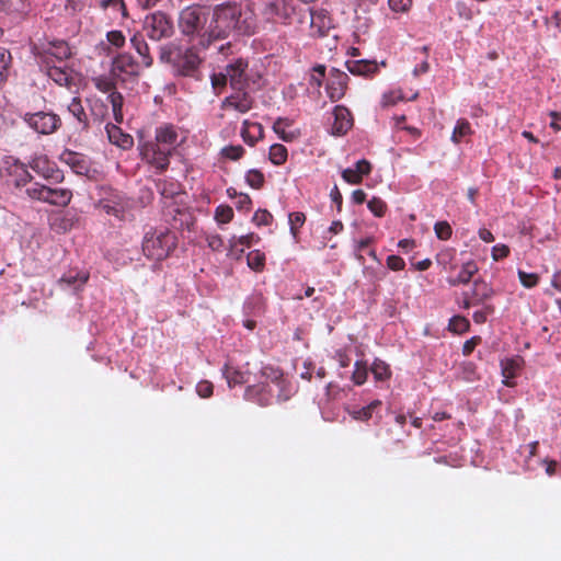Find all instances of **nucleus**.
<instances>
[{
  "label": "nucleus",
  "instance_id": "f257e3e1",
  "mask_svg": "<svg viewBox=\"0 0 561 561\" xmlns=\"http://www.w3.org/2000/svg\"><path fill=\"white\" fill-rule=\"evenodd\" d=\"M257 26L253 3L229 2L214 9L207 33L199 38L198 46L209 47L213 41L227 38L232 32L238 35H252Z\"/></svg>",
  "mask_w": 561,
  "mask_h": 561
},
{
  "label": "nucleus",
  "instance_id": "f03ea898",
  "mask_svg": "<svg viewBox=\"0 0 561 561\" xmlns=\"http://www.w3.org/2000/svg\"><path fill=\"white\" fill-rule=\"evenodd\" d=\"M185 137L182 129L172 123H161L154 129L153 139H145L141 135L138 140V150L141 160L150 164L157 172L162 173L170 165V158L175 149L182 145Z\"/></svg>",
  "mask_w": 561,
  "mask_h": 561
},
{
  "label": "nucleus",
  "instance_id": "7ed1b4c3",
  "mask_svg": "<svg viewBox=\"0 0 561 561\" xmlns=\"http://www.w3.org/2000/svg\"><path fill=\"white\" fill-rule=\"evenodd\" d=\"M160 61L171 65L178 76L197 78L204 58L199 56L198 46L182 47L168 43L160 47Z\"/></svg>",
  "mask_w": 561,
  "mask_h": 561
},
{
  "label": "nucleus",
  "instance_id": "20e7f679",
  "mask_svg": "<svg viewBox=\"0 0 561 561\" xmlns=\"http://www.w3.org/2000/svg\"><path fill=\"white\" fill-rule=\"evenodd\" d=\"M176 248V237L168 229H150L142 239L144 255L150 260L162 261Z\"/></svg>",
  "mask_w": 561,
  "mask_h": 561
},
{
  "label": "nucleus",
  "instance_id": "39448f33",
  "mask_svg": "<svg viewBox=\"0 0 561 561\" xmlns=\"http://www.w3.org/2000/svg\"><path fill=\"white\" fill-rule=\"evenodd\" d=\"M26 195L33 199L56 207H66L72 199V191L65 187H50L35 182L25 190Z\"/></svg>",
  "mask_w": 561,
  "mask_h": 561
},
{
  "label": "nucleus",
  "instance_id": "423d86ee",
  "mask_svg": "<svg viewBox=\"0 0 561 561\" xmlns=\"http://www.w3.org/2000/svg\"><path fill=\"white\" fill-rule=\"evenodd\" d=\"M144 32L150 39L161 41L174 34V25L168 14L157 11L145 18Z\"/></svg>",
  "mask_w": 561,
  "mask_h": 561
},
{
  "label": "nucleus",
  "instance_id": "0eeeda50",
  "mask_svg": "<svg viewBox=\"0 0 561 561\" xmlns=\"http://www.w3.org/2000/svg\"><path fill=\"white\" fill-rule=\"evenodd\" d=\"M111 72L121 84L133 83L140 75V66L131 55L122 53L113 58Z\"/></svg>",
  "mask_w": 561,
  "mask_h": 561
},
{
  "label": "nucleus",
  "instance_id": "6e6552de",
  "mask_svg": "<svg viewBox=\"0 0 561 561\" xmlns=\"http://www.w3.org/2000/svg\"><path fill=\"white\" fill-rule=\"evenodd\" d=\"M23 121L31 129L41 135H51L61 127V118L54 112L25 113Z\"/></svg>",
  "mask_w": 561,
  "mask_h": 561
},
{
  "label": "nucleus",
  "instance_id": "1a4fd4ad",
  "mask_svg": "<svg viewBox=\"0 0 561 561\" xmlns=\"http://www.w3.org/2000/svg\"><path fill=\"white\" fill-rule=\"evenodd\" d=\"M207 22V13L199 5H188L180 12L179 27L184 36L199 34Z\"/></svg>",
  "mask_w": 561,
  "mask_h": 561
},
{
  "label": "nucleus",
  "instance_id": "9d476101",
  "mask_svg": "<svg viewBox=\"0 0 561 561\" xmlns=\"http://www.w3.org/2000/svg\"><path fill=\"white\" fill-rule=\"evenodd\" d=\"M0 174L8 183L16 187L24 186L32 180V175L25 164L11 157L3 160L0 167Z\"/></svg>",
  "mask_w": 561,
  "mask_h": 561
},
{
  "label": "nucleus",
  "instance_id": "9b49d317",
  "mask_svg": "<svg viewBox=\"0 0 561 561\" xmlns=\"http://www.w3.org/2000/svg\"><path fill=\"white\" fill-rule=\"evenodd\" d=\"M260 376L264 382H272L278 388V399L286 401L291 396V383L285 378L284 371L279 367L265 365L261 368Z\"/></svg>",
  "mask_w": 561,
  "mask_h": 561
},
{
  "label": "nucleus",
  "instance_id": "f8f14e48",
  "mask_svg": "<svg viewBox=\"0 0 561 561\" xmlns=\"http://www.w3.org/2000/svg\"><path fill=\"white\" fill-rule=\"evenodd\" d=\"M31 169L39 176L50 183H61L65 179L64 172L47 156H36L30 162Z\"/></svg>",
  "mask_w": 561,
  "mask_h": 561
},
{
  "label": "nucleus",
  "instance_id": "ddd939ff",
  "mask_svg": "<svg viewBox=\"0 0 561 561\" xmlns=\"http://www.w3.org/2000/svg\"><path fill=\"white\" fill-rule=\"evenodd\" d=\"M307 19H310L311 36L323 37L327 36L329 31L333 27V21L329 12L324 9L319 10H304Z\"/></svg>",
  "mask_w": 561,
  "mask_h": 561
},
{
  "label": "nucleus",
  "instance_id": "4468645a",
  "mask_svg": "<svg viewBox=\"0 0 561 561\" xmlns=\"http://www.w3.org/2000/svg\"><path fill=\"white\" fill-rule=\"evenodd\" d=\"M348 83V76L339 70L332 69L330 72V79L327 83V94L332 102L341 100L346 92Z\"/></svg>",
  "mask_w": 561,
  "mask_h": 561
},
{
  "label": "nucleus",
  "instance_id": "2eb2a0df",
  "mask_svg": "<svg viewBox=\"0 0 561 561\" xmlns=\"http://www.w3.org/2000/svg\"><path fill=\"white\" fill-rule=\"evenodd\" d=\"M42 69L58 85L69 88L72 84V70L66 66L56 65L55 61H42Z\"/></svg>",
  "mask_w": 561,
  "mask_h": 561
},
{
  "label": "nucleus",
  "instance_id": "dca6fc26",
  "mask_svg": "<svg viewBox=\"0 0 561 561\" xmlns=\"http://www.w3.org/2000/svg\"><path fill=\"white\" fill-rule=\"evenodd\" d=\"M248 61L239 58L226 66V75L232 89L241 91L247 82Z\"/></svg>",
  "mask_w": 561,
  "mask_h": 561
},
{
  "label": "nucleus",
  "instance_id": "f3484780",
  "mask_svg": "<svg viewBox=\"0 0 561 561\" xmlns=\"http://www.w3.org/2000/svg\"><path fill=\"white\" fill-rule=\"evenodd\" d=\"M273 392L268 383L260 381L256 385L248 386L244 391V399L248 401L255 402L261 407H267L271 404Z\"/></svg>",
  "mask_w": 561,
  "mask_h": 561
},
{
  "label": "nucleus",
  "instance_id": "a211bd4d",
  "mask_svg": "<svg viewBox=\"0 0 561 561\" xmlns=\"http://www.w3.org/2000/svg\"><path fill=\"white\" fill-rule=\"evenodd\" d=\"M253 103L254 100L249 93L238 91L237 93L225 98L220 107L221 110L231 108L241 114H244L253 107Z\"/></svg>",
  "mask_w": 561,
  "mask_h": 561
},
{
  "label": "nucleus",
  "instance_id": "6ab92c4d",
  "mask_svg": "<svg viewBox=\"0 0 561 561\" xmlns=\"http://www.w3.org/2000/svg\"><path fill=\"white\" fill-rule=\"evenodd\" d=\"M334 123L332 134L336 136L345 135L353 126V117L348 108L343 105H336L333 111Z\"/></svg>",
  "mask_w": 561,
  "mask_h": 561
},
{
  "label": "nucleus",
  "instance_id": "aec40b11",
  "mask_svg": "<svg viewBox=\"0 0 561 561\" xmlns=\"http://www.w3.org/2000/svg\"><path fill=\"white\" fill-rule=\"evenodd\" d=\"M67 110L77 121V124L82 131H88L91 128L89 114L85 112V108L79 96H73L67 105Z\"/></svg>",
  "mask_w": 561,
  "mask_h": 561
},
{
  "label": "nucleus",
  "instance_id": "412c9836",
  "mask_svg": "<svg viewBox=\"0 0 561 561\" xmlns=\"http://www.w3.org/2000/svg\"><path fill=\"white\" fill-rule=\"evenodd\" d=\"M105 129L111 144L123 150H128L134 146V138L129 134L124 133L117 125L107 123Z\"/></svg>",
  "mask_w": 561,
  "mask_h": 561
},
{
  "label": "nucleus",
  "instance_id": "4be33fe9",
  "mask_svg": "<svg viewBox=\"0 0 561 561\" xmlns=\"http://www.w3.org/2000/svg\"><path fill=\"white\" fill-rule=\"evenodd\" d=\"M243 141L253 147L264 138V128L261 123L244 119L241 128Z\"/></svg>",
  "mask_w": 561,
  "mask_h": 561
},
{
  "label": "nucleus",
  "instance_id": "5701e85b",
  "mask_svg": "<svg viewBox=\"0 0 561 561\" xmlns=\"http://www.w3.org/2000/svg\"><path fill=\"white\" fill-rule=\"evenodd\" d=\"M346 69L354 76L373 77L379 71V66L375 60H347Z\"/></svg>",
  "mask_w": 561,
  "mask_h": 561
},
{
  "label": "nucleus",
  "instance_id": "b1692460",
  "mask_svg": "<svg viewBox=\"0 0 561 561\" xmlns=\"http://www.w3.org/2000/svg\"><path fill=\"white\" fill-rule=\"evenodd\" d=\"M71 56L69 45L65 41H56L49 44L43 55L42 61H54L55 58L59 64Z\"/></svg>",
  "mask_w": 561,
  "mask_h": 561
},
{
  "label": "nucleus",
  "instance_id": "393cba45",
  "mask_svg": "<svg viewBox=\"0 0 561 561\" xmlns=\"http://www.w3.org/2000/svg\"><path fill=\"white\" fill-rule=\"evenodd\" d=\"M59 158L61 162L69 165L77 174H84L89 171L87 160L81 153L65 150Z\"/></svg>",
  "mask_w": 561,
  "mask_h": 561
},
{
  "label": "nucleus",
  "instance_id": "a878e982",
  "mask_svg": "<svg viewBox=\"0 0 561 561\" xmlns=\"http://www.w3.org/2000/svg\"><path fill=\"white\" fill-rule=\"evenodd\" d=\"M89 112L91 126L96 125L100 127L107 118V104L101 99L89 100Z\"/></svg>",
  "mask_w": 561,
  "mask_h": 561
},
{
  "label": "nucleus",
  "instance_id": "bb28decb",
  "mask_svg": "<svg viewBox=\"0 0 561 561\" xmlns=\"http://www.w3.org/2000/svg\"><path fill=\"white\" fill-rule=\"evenodd\" d=\"M130 44L137 54L141 57L144 67L149 68L153 64V58L150 55V49L141 34H135L130 38Z\"/></svg>",
  "mask_w": 561,
  "mask_h": 561
},
{
  "label": "nucleus",
  "instance_id": "cd10ccee",
  "mask_svg": "<svg viewBox=\"0 0 561 561\" xmlns=\"http://www.w3.org/2000/svg\"><path fill=\"white\" fill-rule=\"evenodd\" d=\"M221 371L230 388L248 382L247 373L230 363H226Z\"/></svg>",
  "mask_w": 561,
  "mask_h": 561
},
{
  "label": "nucleus",
  "instance_id": "c85d7f7f",
  "mask_svg": "<svg viewBox=\"0 0 561 561\" xmlns=\"http://www.w3.org/2000/svg\"><path fill=\"white\" fill-rule=\"evenodd\" d=\"M477 272V264L473 261H469L462 264L458 275L455 278H449L448 283L451 286L468 284Z\"/></svg>",
  "mask_w": 561,
  "mask_h": 561
},
{
  "label": "nucleus",
  "instance_id": "c756f323",
  "mask_svg": "<svg viewBox=\"0 0 561 561\" xmlns=\"http://www.w3.org/2000/svg\"><path fill=\"white\" fill-rule=\"evenodd\" d=\"M522 358L515 357V358H508L502 363V374L505 378L504 383L507 387H513L514 383L510 381V379H513L517 373L522 368Z\"/></svg>",
  "mask_w": 561,
  "mask_h": 561
},
{
  "label": "nucleus",
  "instance_id": "7c9ffc66",
  "mask_svg": "<svg viewBox=\"0 0 561 561\" xmlns=\"http://www.w3.org/2000/svg\"><path fill=\"white\" fill-rule=\"evenodd\" d=\"M493 296L492 287L484 280H474L472 288L473 305L483 304Z\"/></svg>",
  "mask_w": 561,
  "mask_h": 561
},
{
  "label": "nucleus",
  "instance_id": "2f4dec72",
  "mask_svg": "<svg viewBox=\"0 0 561 561\" xmlns=\"http://www.w3.org/2000/svg\"><path fill=\"white\" fill-rule=\"evenodd\" d=\"M93 85L102 93H112L116 91V85L119 83L110 71L107 75H101L92 78Z\"/></svg>",
  "mask_w": 561,
  "mask_h": 561
},
{
  "label": "nucleus",
  "instance_id": "473e14b6",
  "mask_svg": "<svg viewBox=\"0 0 561 561\" xmlns=\"http://www.w3.org/2000/svg\"><path fill=\"white\" fill-rule=\"evenodd\" d=\"M88 273L70 271L59 279V284L79 289L88 282Z\"/></svg>",
  "mask_w": 561,
  "mask_h": 561
},
{
  "label": "nucleus",
  "instance_id": "72a5a7b5",
  "mask_svg": "<svg viewBox=\"0 0 561 561\" xmlns=\"http://www.w3.org/2000/svg\"><path fill=\"white\" fill-rule=\"evenodd\" d=\"M107 100L112 105L114 121L117 124L123 123V121H124V114H123L124 98H123L122 93H119L118 91H112V93L108 94Z\"/></svg>",
  "mask_w": 561,
  "mask_h": 561
},
{
  "label": "nucleus",
  "instance_id": "f704fd0d",
  "mask_svg": "<svg viewBox=\"0 0 561 561\" xmlns=\"http://www.w3.org/2000/svg\"><path fill=\"white\" fill-rule=\"evenodd\" d=\"M473 134L470 123L466 118H459L451 134V141L456 145L461 140Z\"/></svg>",
  "mask_w": 561,
  "mask_h": 561
},
{
  "label": "nucleus",
  "instance_id": "c9c22d12",
  "mask_svg": "<svg viewBox=\"0 0 561 561\" xmlns=\"http://www.w3.org/2000/svg\"><path fill=\"white\" fill-rule=\"evenodd\" d=\"M28 4L24 0H0V11L7 14L26 13Z\"/></svg>",
  "mask_w": 561,
  "mask_h": 561
},
{
  "label": "nucleus",
  "instance_id": "e433bc0d",
  "mask_svg": "<svg viewBox=\"0 0 561 561\" xmlns=\"http://www.w3.org/2000/svg\"><path fill=\"white\" fill-rule=\"evenodd\" d=\"M380 400H374L368 405L354 410L351 415L356 421L367 422L373 417L374 412L381 407Z\"/></svg>",
  "mask_w": 561,
  "mask_h": 561
},
{
  "label": "nucleus",
  "instance_id": "4c0bfd02",
  "mask_svg": "<svg viewBox=\"0 0 561 561\" xmlns=\"http://www.w3.org/2000/svg\"><path fill=\"white\" fill-rule=\"evenodd\" d=\"M288 151L287 148L282 144H274L268 150V160L274 165H282L287 161Z\"/></svg>",
  "mask_w": 561,
  "mask_h": 561
},
{
  "label": "nucleus",
  "instance_id": "58836bf2",
  "mask_svg": "<svg viewBox=\"0 0 561 561\" xmlns=\"http://www.w3.org/2000/svg\"><path fill=\"white\" fill-rule=\"evenodd\" d=\"M291 125V121L284 117H278L273 124V130L278 135V137L287 142L293 141L296 138V134L293 131L287 133L285 127Z\"/></svg>",
  "mask_w": 561,
  "mask_h": 561
},
{
  "label": "nucleus",
  "instance_id": "ea45409f",
  "mask_svg": "<svg viewBox=\"0 0 561 561\" xmlns=\"http://www.w3.org/2000/svg\"><path fill=\"white\" fill-rule=\"evenodd\" d=\"M11 61V53L4 47H0V84H2L8 78Z\"/></svg>",
  "mask_w": 561,
  "mask_h": 561
},
{
  "label": "nucleus",
  "instance_id": "a19ab883",
  "mask_svg": "<svg viewBox=\"0 0 561 561\" xmlns=\"http://www.w3.org/2000/svg\"><path fill=\"white\" fill-rule=\"evenodd\" d=\"M244 153H245V150L241 145L226 146L220 151V154L222 158L231 160V161L240 160L244 156Z\"/></svg>",
  "mask_w": 561,
  "mask_h": 561
},
{
  "label": "nucleus",
  "instance_id": "79ce46f5",
  "mask_svg": "<svg viewBox=\"0 0 561 561\" xmlns=\"http://www.w3.org/2000/svg\"><path fill=\"white\" fill-rule=\"evenodd\" d=\"M371 373L376 380L383 381L390 378L391 371L389 366L379 359H376L371 366Z\"/></svg>",
  "mask_w": 561,
  "mask_h": 561
},
{
  "label": "nucleus",
  "instance_id": "37998d69",
  "mask_svg": "<svg viewBox=\"0 0 561 561\" xmlns=\"http://www.w3.org/2000/svg\"><path fill=\"white\" fill-rule=\"evenodd\" d=\"M157 186L164 198H173L180 193V184L176 182L160 181Z\"/></svg>",
  "mask_w": 561,
  "mask_h": 561
},
{
  "label": "nucleus",
  "instance_id": "c03bdc74",
  "mask_svg": "<svg viewBox=\"0 0 561 561\" xmlns=\"http://www.w3.org/2000/svg\"><path fill=\"white\" fill-rule=\"evenodd\" d=\"M245 181L252 188L260 190L265 183V178L260 170L252 169L247 172Z\"/></svg>",
  "mask_w": 561,
  "mask_h": 561
},
{
  "label": "nucleus",
  "instance_id": "a18cd8bd",
  "mask_svg": "<svg viewBox=\"0 0 561 561\" xmlns=\"http://www.w3.org/2000/svg\"><path fill=\"white\" fill-rule=\"evenodd\" d=\"M96 4L106 10L108 8L117 10L122 13L123 18H128V12L124 0H95Z\"/></svg>",
  "mask_w": 561,
  "mask_h": 561
},
{
  "label": "nucleus",
  "instance_id": "49530a36",
  "mask_svg": "<svg viewBox=\"0 0 561 561\" xmlns=\"http://www.w3.org/2000/svg\"><path fill=\"white\" fill-rule=\"evenodd\" d=\"M245 308L250 309L253 316H259L265 310V300L262 295H253L247 301Z\"/></svg>",
  "mask_w": 561,
  "mask_h": 561
},
{
  "label": "nucleus",
  "instance_id": "de8ad7c7",
  "mask_svg": "<svg viewBox=\"0 0 561 561\" xmlns=\"http://www.w3.org/2000/svg\"><path fill=\"white\" fill-rule=\"evenodd\" d=\"M470 322L461 316H455L450 319L448 329L455 333H465L469 330Z\"/></svg>",
  "mask_w": 561,
  "mask_h": 561
},
{
  "label": "nucleus",
  "instance_id": "09e8293b",
  "mask_svg": "<svg viewBox=\"0 0 561 561\" xmlns=\"http://www.w3.org/2000/svg\"><path fill=\"white\" fill-rule=\"evenodd\" d=\"M248 265L254 271H261L264 267L265 255L259 250L251 251L248 256Z\"/></svg>",
  "mask_w": 561,
  "mask_h": 561
},
{
  "label": "nucleus",
  "instance_id": "8fccbe9b",
  "mask_svg": "<svg viewBox=\"0 0 561 561\" xmlns=\"http://www.w3.org/2000/svg\"><path fill=\"white\" fill-rule=\"evenodd\" d=\"M233 219V209L229 205H219L215 210V220L218 224H228Z\"/></svg>",
  "mask_w": 561,
  "mask_h": 561
},
{
  "label": "nucleus",
  "instance_id": "3c124183",
  "mask_svg": "<svg viewBox=\"0 0 561 561\" xmlns=\"http://www.w3.org/2000/svg\"><path fill=\"white\" fill-rule=\"evenodd\" d=\"M354 368L355 369L352 375V380L354 381V383L357 386L365 383V381L367 380V376H368V370H367L366 364L363 362H356L354 365Z\"/></svg>",
  "mask_w": 561,
  "mask_h": 561
},
{
  "label": "nucleus",
  "instance_id": "603ef678",
  "mask_svg": "<svg viewBox=\"0 0 561 561\" xmlns=\"http://www.w3.org/2000/svg\"><path fill=\"white\" fill-rule=\"evenodd\" d=\"M367 207L376 217H383L388 209L386 202L376 196L367 203Z\"/></svg>",
  "mask_w": 561,
  "mask_h": 561
},
{
  "label": "nucleus",
  "instance_id": "864d4df0",
  "mask_svg": "<svg viewBox=\"0 0 561 561\" xmlns=\"http://www.w3.org/2000/svg\"><path fill=\"white\" fill-rule=\"evenodd\" d=\"M288 221L290 225V232L294 238L298 234V229L305 224L306 215L302 211L290 213L288 216Z\"/></svg>",
  "mask_w": 561,
  "mask_h": 561
},
{
  "label": "nucleus",
  "instance_id": "5fc2aeb1",
  "mask_svg": "<svg viewBox=\"0 0 561 561\" xmlns=\"http://www.w3.org/2000/svg\"><path fill=\"white\" fill-rule=\"evenodd\" d=\"M517 275L520 284L525 288H534L539 284L540 278L536 273H527L525 271L518 270Z\"/></svg>",
  "mask_w": 561,
  "mask_h": 561
},
{
  "label": "nucleus",
  "instance_id": "6e6d98bb",
  "mask_svg": "<svg viewBox=\"0 0 561 561\" xmlns=\"http://www.w3.org/2000/svg\"><path fill=\"white\" fill-rule=\"evenodd\" d=\"M434 231H435L436 237L439 240H444V241L449 240L453 234L451 226L449 225V222H447L445 220L437 221L434 225Z\"/></svg>",
  "mask_w": 561,
  "mask_h": 561
},
{
  "label": "nucleus",
  "instance_id": "4d7b16f0",
  "mask_svg": "<svg viewBox=\"0 0 561 561\" xmlns=\"http://www.w3.org/2000/svg\"><path fill=\"white\" fill-rule=\"evenodd\" d=\"M64 3V11L67 16H73L80 12L84 4L82 0H60Z\"/></svg>",
  "mask_w": 561,
  "mask_h": 561
},
{
  "label": "nucleus",
  "instance_id": "13d9d810",
  "mask_svg": "<svg viewBox=\"0 0 561 561\" xmlns=\"http://www.w3.org/2000/svg\"><path fill=\"white\" fill-rule=\"evenodd\" d=\"M260 237L253 232L241 236L239 238L232 237L230 240L231 247L234 248L238 243L244 247H251L253 242H257Z\"/></svg>",
  "mask_w": 561,
  "mask_h": 561
},
{
  "label": "nucleus",
  "instance_id": "bf43d9fd",
  "mask_svg": "<svg viewBox=\"0 0 561 561\" xmlns=\"http://www.w3.org/2000/svg\"><path fill=\"white\" fill-rule=\"evenodd\" d=\"M252 220L257 226H268L273 220V216L266 209H257L254 213Z\"/></svg>",
  "mask_w": 561,
  "mask_h": 561
},
{
  "label": "nucleus",
  "instance_id": "052dcab7",
  "mask_svg": "<svg viewBox=\"0 0 561 561\" xmlns=\"http://www.w3.org/2000/svg\"><path fill=\"white\" fill-rule=\"evenodd\" d=\"M494 312V307L491 305H484L482 309L473 312V321L478 324H482L486 321L488 317Z\"/></svg>",
  "mask_w": 561,
  "mask_h": 561
},
{
  "label": "nucleus",
  "instance_id": "680f3d73",
  "mask_svg": "<svg viewBox=\"0 0 561 561\" xmlns=\"http://www.w3.org/2000/svg\"><path fill=\"white\" fill-rule=\"evenodd\" d=\"M106 38L108 43L116 48L123 47L126 41L122 31H111L107 33Z\"/></svg>",
  "mask_w": 561,
  "mask_h": 561
},
{
  "label": "nucleus",
  "instance_id": "e2e57ef3",
  "mask_svg": "<svg viewBox=\"0 0 561 561\" xmlns=\"http://www.w3.org/2000/svg\"><path fill=\"white\" fill-rule=\"evenodd\" d=\"M313 73L310 77V83L312 85L321 87L322 80L325 76V66L317 65L312 69Z\"/></svg>",
  "mask_w": 561,
  "mask_h": 561
},
{
  "label": "nucleus",
  "instance_id": "0e129e2a",
  "mask_svg": "<svg viewBox=\"0 0 561 561\" xmlns=\"http://www.w3.org/2000/svg\"><path fill=\"white\" fill-rule=\"evenodd\" d=\"M342 178L345 182L350 184H360L362 183V176L357 173V170L347 168L342 171Z\"/></svg>",
  "mask_w": 561,
  "mask_h": 561
},
{
  "label": "nucleus",
  "instance_id": "69168bd1",
  "mask_svg": "<svg viewBox=\"0 0 561 561\" xmlns=\"http://www.w3.org/2000/svg\"><path fill=\"white\" fill-rule=\"evenodd\" d=\"M388 4L394 12H407L412 7V0H389Z\"/></svg>",
  "mask_w": 561,
  "mask_h": 561
},
{
  "label": "nucleus",
  "instance_id": "338daca9",
  "mask_svg": "<svg viewBox=\"0 0 561 561\" xmlns=\"http://www.w3.org/2000/svg\"><path fill=\"white\" fill-rule=\"evenodd\" d=\"M196 391L201 398H209L214 391V385L208 380H202L196 386Z\"/></svg>",
  "mask_w": 561,
  "mask_h": 561
},
{
  "label": "nucleus",
  "instance_id": "774afa93",
  "mask_svg": "<svg viewBox=\"0 0 561 561\" xmlns=\"http://www.w3.org/2000/svg\"><path fill=\"white\" fill-rule=\"evenodd\" d=\"M510 248L506 244H496L492 248V257L494 261H500L507 257Z\"/></svg>",
  "mask_w": 561,
  "mask_h": 561
}]
</instances>
